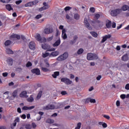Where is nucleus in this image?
<instances>
[{"label": "nucleus", "instance_id": "f257e3e1", "mask_svg": "<svg viewBox=\"0 0 129 129\" xmlns=\"http://www.w3.org/2000/svg\"><path fill=\"white\" fill-rule=\"evenodd\" d=\"M60 105V104H57L56 106L53 104H48L44 107V109H45V110H49V109H57V108H61Z\"/></svg>", "mask_w": 129, "mask_h": 129}, {"label": "nucleus", "instance_id": "f03ea898", "mask_svg": "<svg viewBox=\"0 0 129 129\" xmlns=\"http://www.w3.org/2000/svg\"><path fill=\"white\" fill-rule=\"evenodd\" d=\"M68 52H66L63 54L59 55L57 58L56 60L57 61H64L66 60L68 58Z\"/></svg>", "mask_w": 129, "mask_h": 129}, {"label": "nucleus", "instance_id": "7ed1b4c3", "mask_svg": "<svg viewBox=\"0 0 129 129\" xmlns=\"http://www.w3.org/2000/svg\"><path fill=\"white\" fill-rule=\"evenodd\" d=\"M121 13V9H116L111 11L110 15L112 17H116Z\"/></svg>", "mask_w": 129, "mask_h": 129}, {"label": "nucleus", "instance_id": "20e7f679", "mask_svg": "<svg viewBox=\"0 0 129 129\" xmlns=\"http://www.w3.org/2000/svg\"><path fill=\"white\" fill-rule=\"evenodd\" d=\"M84 24L87 29H88V30H89L90 31H91L92 30V27L90 26V24H89V22H88V20L87 19V18H84Z\"/></svg>", "mask_w": 129, "mask_h": 129}, {"label": "nucleus", "instance_id": "39448f33", "mask_svg": "<svg viewBox=\"0 0 129 129\" xmlns=\"http://www.w3.org/2000/svg\"><path fill=\"white\" fill-rule=\"evenodd\" d=\"M61 82H63L67 85H69L70 84H72V81L70 80V79L66 78H63L61 79Z\"/></svg>", "mask_w": 129, "mask_h": 129}, {"label": "nucleus", "instance_id": "423d86ee", "mask_svg": "<svg viewBox=\"0 0 129 129\" xmlns=\"http://www.w3.org/2000/svg\"><path fill=\"white\" fill-rule=\"evenodd\" d=\"M54 32V30H53V28H46L44 29V34H46V35H48V34H51Z\"/></svg>", "mask_w": 129, "mask_h": 129}, {"label": "nucleus", "instance_id": "0eeeda50", "mask_svg": "<svg viewBox=\"0 0 129 129\" xmlns=\"http://www.w3.org/2000/svg\"><path fill=\"white\" fill-rule=\"evenodd\" d=\"M31 73H33V74H36V75H41V71H40V69L38 68L31 70Z\"/></svg>", "mask_w": 129, "mask_h": 129}, {"label": "nucleus", "instance_id": "6e6552de", "mask_svg": "<svg viewBox=\"0 0 129 129\" xmlns=\"http://www.w3.org/2000/svg\"><path fill=\"white\" fill-rule=\"evenodd\" d=\"M28 46L30 50H35L36 49V43L34 41L30 42Z\"/></svg>", "mask_w": 129, "mask_h": 129}, {"label": "nucleus", "instance_id": "1a4fd4ad", "mask_svg": "<svg viewBox=\"0 0 129 129\" xmlns=\"http://www.w3.org/2000/svg\"><path fill=\"white\" fill-rule=\"evenodd\" d=\"M27 91H23L20 94L19 96L20 97H21V98H23L24 97H25V98H28V96L27 95Z\"/></svg>", "mask_w": 129, "mask_h": 129}, {"label": "nucleus", "instance_id": "9d476101", "mask_svg": "<svg viewBox=\"0 0 129 129\" xmlns=\"http://www.w3.org/2000/svg\"><path fill=\"white\" fill-rule=\"evenodd\" d=\"M111 38V35L110 34L105 35L103 37L102 40L101 41V43H104L107 39H110Z\"/></svg>", "mask_w": 129, "mask_h": 129}, {"label": "nucleus", "instance_id": "9b49d317", "mask_svg": "<svg viewBox=\"0 0 129 129\" xmlns=\"http://www.w3.org/2000/svg\"><path fill=\"white\" fill-rule=\"evenodd\" d=\"M111 25H112V22H111V21L109 20H107L106 21V27L107 29H110V28H111Z\"/></svg>", "mask_w": 129, "mask_h": 129}, {"label": "nucleus", "instance_id": "f8f14e48", "mask_svg": "<svg viewBox=\"0 0 129 129\" xmlns=\"http://www.w3.org/2000/svg\"><path fill=\"white\" fill-rule=\"evenodd\" d=\"M34 108H35V106H31L30 107L24 106L22 108V110H31V109H34Z\"/></svg>", "mask_w": 129, "mask_h": 129}, {"label": "nucleus", "instance_id": "ddd939ff", "mask_svg": "<svg viewBox=\"0 0 129 129\" xmlns=\"http://www.w3.org/2000/svg\"><path fill=\"white\" fill-rule=\"evenodd\" d=\"M7 64H8L9 66H13V64L14 63L13 58H12L11 57H9L7 59Z\"/></svg>", "mask_w": 129, "mask_h": 129}, {"label": "nucleus", "instance_id": "4468645a", "mask_svg": "<svg viewBox=\"0 0 129 129\" xmlns=\"http://www.w3.org/2000/svg\"><path fill=\"white\" fill-rule=\"evenodd\" d=\"M62 38L63 40H66L67 39V34H66V29H63L62 30Z\"/></svg>", "mask_w": 129, "mask_h": 129}, {"label": "nucleus", "instance_id": "2eb2a0df", "mask_svg": "<svg viewBox=\"0 0 129 129\" xmlns=\"http://www.w3.org/2000/svg\"><path fill=\"white\" fill-rule=\"evenodd\" d=\"M41 47L43 50H47V49H50V45L47 43H43L41 45Z\"/></svg>", "mask_w": 129, "mask_h": 129}, {"label": "nucleus", "instance_id": "dca6fc26", "mask_svg": "<svg viewBox=\"0 0 129 129\" xmlns=\"http://www.w3.org/2000/svg\"><path fill=\"white\" fill-rule=\"evenodd\" d=\"M121 11H123V12L129 11V6L126 5H123L121 8Z\"/></svg>", "mask_w": 129, "mask_h": 129}, {"label": "nucleus", "instance_id": "f3484780", "mask_svg": "<svg viewBox=\"0 0 129 129\" xmlns=\"http://www.w3.org/2000/svg\"><path fill=\"white\" fill-rule=\"evenodd\" d=\"M11 39H17V40H20L21 39V36L18 34H13L11 36Z\"/></svg>", "mask_w": 129, "mask_h": 129}, {"label": "nucleus", "instance_id": "a211bd4d", "mask_svg": "<svg viewBox=\"0 0 129 129\" xmlns=\"http://www.w3.org/2000/svg\"><path fill=\"white\" fill-rule=\"evenodd\" d=\"M50 8V6L48 5L44 6L43 7H41L39 9V11L42 12V11H45L48 10Z\"/></svg>", "mask_w": 129, "mask_h": 129}, {"label": "nucleus", "instance_id": "6ab92c4d", "mask_svg": "<svg viewBox=\"0 0 129 129\" xmlns=\"http://www.w3.org/2000/svg\"><path fill=\"white\" fill-rule=\"evenodd\" d=\"M122 61H126L128 60V56L127 54L123 55L121 57Z\"/></svg>", "mask_w": 129, "mask_h": 129}, {"label": "nucleus", "instance_id": "aec40b11", "mask_svg": "<svg viewBox=\"0 0 129 129\" xmlns=\"http://www.w3.org/2000/svg\"><path fill=\"white\" fill-rule=\"evenodd\" d=\"M59 55V51H53L50 53V57H56V56H58Z\"/></svg>", "mask_w": 129, "mask_h": 129}, {"label": "nucleus", "instance_id": "412c9836", "mask_svg": "<svg viewBox=\"0 0 129 129\" xmlns=\"http://www.w3.org/2000/svg\"><path fill=\"white\" fill-rule=\"evenodd\" d=\"M61 43V40L60 39L57 40L54 44H52L53 47H58Z\"/></svg>", "mask_w": 129, "mask_h": 129}, {"label": "nucleus", "instance_id": "4be33fe9", "mask_svg": "<svg viewBox=\"0 0 129 129\" xmlns=\"http://www.w3.org/2000/svg\"><path fill=\"white\" fill-rule=\"evenodd\" d=\"M36 40L38 41V42H40V41L42 40V37H41V35L40 34L37 33L35 37Z\"/></svg>", "mask_w": 129, "mask_h": 129}, {"label": "nucleus", "instance_id": "5701e85b", "mask_svg": "<svg viewBox=\"0 0 129 129\" xmlns=\"http://www.w3.org/2000/svg\"><path fill=\"white\" fill-rule=\"evenodd\" d=\"M93 53H88L87 56V60H93Z\"/></svg>", "mask_w": 129, "mask_h": 129}, {"label": "nucleus", "instance_id": "b1692460", "mask_svg": "<svg viewBox=\"0 0 129 129\" xmlns=\"http://www.w3.org/2000/svg\"><path fill=\"white\" fill-rule=\"evenodd\" d=\"M6 8L7 9V10H8V11H9V12H10V11H13V10H14V9H13V8H12V6H11V5L10 4H7L6 5Z\"/></svg>", "mask_w": 129, "mask_h": 129}, {"label": "nucleus", "instance_id": "393cba45", "mask_svg": "<svg viewBox=\"0 0 129 129\" xmlns=\"http://www.w3.org/2000/svg\"><path fill=\"white\" fill-rule=\"evenodd\" d=\"M59 75H60V72H55L52 75V76L53 78H57V76H59Z\"/></svg>", "mask_w": 129, "mask_h": 129}, {"label": "nucleus", "instance_id": "a878e982", "mask_svg": "<svg viewBox=\"0 0 129 129\" xmlns=\"http://www.w3.org/2000/svg\"><path fill=\"white\" fill-rule=\"evenodd\" d=\"M90 34H91V35H92L94 38H97V36H98L97 33L95 32V31H91L90 32Z\"/></svg>", "mask_w": 129, "mask_h": 129}, {"label": "nucleus", "instance_id": "bb28decb", "mask_svg": "<svg viewBox=\"0 0 129 129\" xmlns=\"http://www.w3.org/2000/svg\"><path fill=\"white\" fill-rule=\"evenodd\" d=\"M54 121H54V119H53L47 118V119H46V122L47 123H54Z\"/></svg>", "mask_w": 129, "mask_h": 129}, {"label": "nucleus", "instance_id": "cd10ccee", "mask_svg": "<svg viewBox=\"0 0 129 129\" xmlns=\"http://www.w3.org/2000/svg\"><path fill=\"white\" fill-rule=\"evenodd\" d=\"M98 124L100 125H102V126L104 128L107 127V124H106V123L102 122H99Z\"/></svg>", "mask_w": 129, "mask_h": 129}, {"label": "nucleus", "instance_id": "c85d7f7f", "mask_svg": "<svg viewBox=\"0 0 129 129\" xmlns=\"http://www.w3.org/2000/svg\"><path fill=\"white\" fill-rule=\"evenodd\" d=\"M17 95H18V90H15V91H14L13 93H12V96L13 97H14V98H16Z\"/></svg>", "mask_w": 129, "mask_h": 129}, {"label": "nucleus", "instance_id": "c756f323", "mask_svg": "<svg viewBox=\"0 0 129 129\" xmlns=\"http://www.w3.org/2000/svg\"><path fill=\"white\" fill-rule=\"evenodd\" d=\"M43 94L42 91H40L36 97L37 99H40L41 97H42V94Z\"/></svg>", "mask_w": 129, "mask_h": 129}, {"label": "nucleus", "instance_id": "7c9ffc66", "mask_svg": "<svg viewBox=\"0 0 129 129\" xmlns=\"http://www.w3.org/2000/svg\"><path fill=\"white\" fill-rule=\"evenodd\" d=\"M83 52H84V50L83 49V48H80L77 51V54L78 55H81V54H82Z\"/></svg>", "mask_w": 129, "mask_h": 129}, {"label": "nucleus", "instance_id": "2f4dec72", "mask_svg": "<svg viewBox=\"0 0 129 129\" xmlns=\"http://www.w3.org/2000/svg\"><path fill=\"white\" fill-rule=\"evenodd\" d=\"M41 70L43 72H48L50 70L47 68L41 67Z\"/></svg>", "mask_w": 129, "mask_h": 129}, {"label": "nucleus", "instance_id": "473e14b6", "mask_svg": "<svg viewBox=\"0 0 129 129\" xmlns=\"http://www.w3.org/2000/svg\"><path fill=\"white\" fill-rule=\"evenodd\" d=\"M33 6V3L32 2H29L25 5V7H32Z\"/></svg>", "mask_w": 129, "mask_h": 129}, {"label": "nucleus", "instance_id": "72a5a7b5", "mask_svg": "<svg viewBox=\"0 0 129 129\" xmlns=\"http://www.w3.org/2000/svg\"><path fill=\"white\" fill-rule=\"evenodd\" d=\"M12 41H11V40H7L6 41H5V46H10V45H11V43Z\"/></svg>", "mask_w": 129, "mask_h": 129}, {"label": "nucleus", "instance_id": "f704fd0d", "mask_svg": "<svg viewBox=\"0 0 129 129\" xmlns=\"http://www.w3.org/2000/svg\"><path fill=\"white\" fill-rule=\"evenodd\" d=\"M98 59V56L97 54L95 53H93V60H97Z\"/></svg>", "mask_w": 129, "mask_h": 129}, {"label": "nucleus", "instance_id": "c9c22d12", "mask_svg": "<svg viewBox=\"0 0 129 129\" xmlns=\"http://www.w3.org/2000/svg\"><path fill=\"white\" fill-rule=\"evenodd\" d=\"M74 19H75V20H79V19H80V16H79V14H75Z\"/></svg>", "mask_w": 129, "mask_h": 129}, {"label": "nucleus", "instance_id": "e433bc0d", "mask_svg": "<svg viewBox=\"0 0 129 129\" xmlns=\"http://www.w3.org/2000/svg\"><path fill=\"white\" fill-rule=\"evenodd\" d=\"M50 55V53L49 52H45V53L42 54V57L43 58H46V57H48Z\"/></svg>", "mask_w": 129, "mask_h": 129}, {"label": "nucleus", "instance_id": "4c0bfd02", "mask_svg": "<svg viewBox=\"0 0 129 129\" xmlns=\"http://www.w3.org/2000/svg\"><path fill=\"white\" fill-rule=\"evenodd\" d=\"M27 101H28V102H33V101H34V98L31 96L30 97L27 98Z\"/></svg>", "mask_w": 129, "mask_h": 129}, {"label": "nucleus", "instance_id": "58836bf2", "mask_svg": "<svg viewBox=\"0 0 129 129\" xmlns=\"http://www.w3.org/2000/svg\"><path fill=\"white\" fill-rule=\"evenodd\" d=\"M7 53L8 54H14V51L12 49L8 48L7 49Z\"/></svg>", "mask_w": 129, "mask_h": 129}, {"label": "nucleus", "instance_id": "ea45409f", "mask_svg": "<svg viewBox=\"0 0 129 129\" xmlns=\"http://www.w3.org/2000/svg\"><path fill=\"white\" fill-rule=\"evenodd\" d=\"M40 42V43H46L47 42V39L45 37H41V40Z\"/></svg>", "mask_w": 129, "mask_h": 129}, {"label": "nucleus", "instance_id": "a19ab883", "mask_svg": "<svg viewBox=\"0 0 129 129\" xmlns=\"http://www.w3.org/2000/svg\"><path fill=\"white\" fill-rule=\"evenodd\" d=\"M1 2L3 4H8L11 2V0H1Z\"/></svg>", "mask_w": 129, "mask_h": 129}, {"label": "nucleus", "instance_id": "79ce46f5", "mask_svg": "<svg viewBox=\"0 0 129 129\" xmlns=\"http://www.w3.org/2000/svg\"><path fill=\"white\" fill-rule=\"evenodd\" d=\"M90 12L93 14L95 13V8L94 7H91L90 8Z\"/></svg>", "mask_w": 129, "mask_h": 129}, {"label": "nucleus", "instance_id": "37998d69", "mask_svg": "<svg viewBox=\"0 0 129 129\" xmlns=\"http://www.w3.org/2000/svg\"><path fill=\"white\" fill-rule=\"evenodd\" d=\"M32 62H31V61H28V62H27V63L26 65V67L27 68L31 67L32 66Z\"/></svg>", "mask_w": 129, "mask_h": 129}, {"label": "nucleus", "instance_id": "c03bdc74", "mask_svg": "<svg viewBox=\"0 0 129 129\" xmlns=\"http://www.w3.org/2000/svg\"><path fill=\"white\" fill-rule=\"evenodd\" d=\"M32 6H35V5H37V4L39 3V1L35 0V1H32Z\"/></svg>", "mask_w": 129, "mask_h": 129}, {"label": "nucleus", "instance_id": "a18cd8bd", "mask_svg": "<svg viewBox=\"0 0 129 129\" xmlns=\"http://www.w3.org/2000/svg\"><path fill=\"white\" fill-rule=\"evenodd\" d=\"M71 9H72V8L69 7V6H68V7H66L65 8H64V11L66 12H67V11H70V10H71Z\"/></svg>", "mask_w": 129, "mask_h": 129}, {"label": "nucleus", "instance_id": "49530a36", "mask_svg": "<svg viewBox=\"0 0 129 129\" xmlns=\"http://www.w3.org/2000/svg\"><path fill=\"white\" fill-rule=\"evenodd\" d=\"M90 102H91V103H95V102H96V100L94 99H91L90 98Z\"/></svg>", "mask_w": 129, "mask_h": 129}, {"label": "nucleus", "instance_id": "de8ad7c7", "mask_svg": "<svg viewBox=\"0 0 129 129\" xmlns=\"http://www.w3.org/2000/svg\"><path fill=\"white\" fill-rule=\"evenodd\" d=\"M25 128L26 129H31L32 128V125L31 124H27L25 125Z\"/></svg>", "mask_w": 129, "mask_h": 129}, {"label": "nucleus", "instance_id": "09e8293b", "mask_svg": "<svg viewBox=\"0 0 129 129\" xmlns=\"http://www.w3.org/2000/svg\"><path fill=\"white\" fill-rule=\"evenodd\" d=\"M95 18L97 19V20H98L100 18V15L99 14H96L95 15Z\"/></svg>", "mask_w": 129, "mask_h": 129}, {"label": "nucleus", "instance_id": "8fccbe9b", "mask_svg": "<svg viewBox=\"0 0 129 129\" xmlns=\"http://www.w3.org/2000/svg\"><path fill=\"white\" fill-rule=\"evenodd\" d=\"M41 18H42V15L41 14L37 15L35 17V19H36V20H39V19H41Z\"/></svg>", "mask_w": 129, "mask_h": 129}, {"label": "nucleus", "instance_id": "3c124183", "mask_svg": "<svg viewBox=\"0 0 129 129\" xmlns=\"http://www.w3.org/2000/svg\"><path fill=\"white\" fill-rule=\"evenodd\" d=\"M73 40H74V41H75L76 42V41H77V40H78V36L75 35L73 37Z\"/></svg>", "mask_w": 129, "mask_h": 129}, {"label": "nucleus", "instance_id": "603ef678", "mask_svg": "<svg viewBox=\"0 0 129 129\" xmlns=\"http://www.w3.org/2000/svg\"><path fill=\"white\" fill-rule=\"evenodd\" d=\"M32 126L33 128H36L37 127V125L35 122H32Z\"/></svg>", "mask_w": 129, "mask_h": 129}, {"label": "nucleus", "instance_id": "864d4df0", "mask_svg": "<svg viewBox=\"0 0 129 129\" xmlns=\"http://www.w3.org/2000/svg\"><path fill=\"white\" fill-rule=\"evenodd\" d=\"M120 98H121V99H124L126 97V95L125 94H121L120 96Z\"/></svg>", "mask_w": 129, "mask_h": 129}, {"label": "nucleus", "instance_id": "5fc2aeb1", "mask_svg": "<svg viewBox=\"0 0 129 129\" xmlns=\"http://www.w3.org/2000/svg\"><path fill=\"white\" fill-rule=\"evenodd\" d=\"M116 27V23H115V22H113L112 23V28H113L114 29V28H115Z\"/></svg>", "mask_w": 129, "mask_h": 129}, {"label": "nucleus", "instance_id": "6e6d98bb", "mask_svg": "<svg viewBox=\"0 0 129 129\" xmlns=\"http://www.w3.org/2000/svg\"><path fill=\"white\" fill-rule=\"evenodd\" d=\"M89 102H90V98H87L85 101V103L87 104V103H89Z\"/></svg>", "mask_w": 129, "mask_h": 129}, {"label": "nucleus", "instance_id": "4d7b16f0", "mask_svg": "<svg viewBox=\"0 0 129 129\" xmlns=\"http://www.w3.org/2000/svg\"><path fill=\"white\" fill-rule=\"evenodd\" d=\"M103 117H104L105 118H106V119H110V117L109 115H104Z\"/></svg>", "mask_w": 129, "mask_h": 129}, {"label": "nucleus", "instance_id": "13d9d810", "mask_svg": "<svg viewBox=\"0 0 129 129\" xmlns=\"http://www.w3.org/2000/svg\"><path fill=\"white\" fill-rule=\"evenodd\" d=\"M60 94L62 95H66V94H67V92L65 91H61Z\"/></svg>", "mask_w": 129, "mask_h": 129}, {"label": "nucleus", "instance_id": "bf43d9fd", "mask_svg": "<svg viewBox=\"0 0 129 129\" xmlns=\"http://www.w3.org/2000/svg\"><path fill=\"white\" fill-rule=\"evenodd\" d=\"M116 106H119L120 105V102L119 101V100H117L116 102Z\"/></svg>", "mask_w": 129, "mask_h": 129}, {"label": "nucleus", "instance_id": "052dcab7", "mask_svg": "<svg viewBox=\"0 0 129 129\" xmlns=\"http://www.w3.org/2000/svg\"><path fill=\"white\" fill-rule=\"evenodd\" d=\"M16 122H20V118L19 117H17L14 120Z\"/></svg>", "mask_w": 129, "mask_h": 129}, {"label": "nucleus", "instance_id": "680f3d73", "mask_svg": "<svg viewBox=\"0 0 129 129\" xmlns=\"http://www.w3.org/2000/svg\"><path fill=\"white\" fill-rule=\"evenodd\" d=\"M22 70H23L22 68H17L16 69V71H18L19 72H21V71H22Z\"/></svg>", "mask_w": 129, "mask_h": 129}, {"label": "nucleus", "instance_id": "e2e57ef3", "mask_svg": "<svg viewBox=\"0 0 129 129\" xmlns=\"http://www.w3.org/2000/svg\"><path fill=\"white\" fill-rule=\"evenodd\" d=\"M125 89H126V90H129V84H127L125 85Z\"/></svg>", "mask_w": 129, "mask_h": 129}, {"label": "nucleus", "instance_id": "0e129e2a", "mask_svg": "<svg viewBox=\"0 0 129 129\" xmlns=\"http://www.w3.org/2000/svg\"><path fill=\"white\" fill-rule=\"evenodd\" d=\"M21 3H22V0H19L16 2V5H20Z\"/></svg>", "mask_w": 129, "mask_h": 129}, {"label": "nucleus", "instance_id": "69168bd1", "mask_svg": "<svg viewBox=\"0 0 129 129\" xmlns=\"http://www.w3.org/2000/svg\"><path fill=\"white\" fill-rule=\"evenodd\" d=\"M8 73H3V76L4 77H7L8 76Z\"/></svg>", "mask_w": 129, "mask_h": 129}, {"label": "nucleus", "instance_id": "338daca9", "mask_svg": "<svg viewBox=\"0 0 129 129\" xmlns=\"http://www.w3.org/2000/svg\"><path fill=\"white\" fill-rule=\"evenodd\" d=\"M52 40H53V36L47 38V41H52Z\"/></svg>", "mask_w": 129, "mask_h": 129}, {"label": "nucleus", "instance_id": "774afa93", "mask_svg": "<svg viewBox=\"0 0 129 129\" xmlns=\"http://www.w3.org/2000/svg\"><path fill=\"white\" fill-rule=\"evenodd\" d=\"M96 79H97V80H98V81L100 80V79H101V75H99V76H98V77H96Z\"/></svg>", "mask_w": 129, "mask_h": 129}]
</instances>
